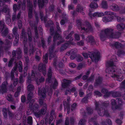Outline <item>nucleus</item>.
Here are the masks:
<instances>
[{
	"instance_id": "obj_1",
	"label": "nucleus",
	"mask_w": 125,
	"mask_h": 125,
	"mask_svg": "<svg viewBox=\"0 0 125 125\" xmlns=\"http://www.w3.org/2000/svg\"><path fill=\"white\" fill-rule=\"evenodd\" d=\"M61 38L62 37L60 35L57 31L56 32L53 38V40L54 42L53 44L51 45L49 48L50 56L49 58L50 60H51L52 58H55V59L53 60V64L55 68H56L57 61L56 59H55L56 57V54H55V52L54 53L53 52L55 48V43L56 41L58 40L61 39Z\"/></svg>"
},
{
	"instance_id": "obj_2",
	"label": "nucleus",
	"mask_w": 125,
	"mask_h": 125,
	"mask_svg": "<svg viewBox=\"0 0 125 125\" xmlns=\"http://www.w3.org/2000/svg\"><path fill=\"white\" fill-rule=\"evenodd\" d=\"M113 61H109L107 62L106 64V66L108 67L105 70L106 73L111 74V77L113 78H116L117 81H121L123 80V79L119 77V76L116 74L114 73L115 72V70L116 69V67L114 65Z\"/></svg>"
},
{
	"instance_id": "obj_3",
	"label": "nucleus",
	"mask_w": 125,
	"mask_h": 125,
	"mask_svg": "<svg viewBox=\"0 0 125 125\" xmlns=\"http://www.w3.org/2000/svg\"><path fill=\"white\" fill-rule=\"evenodd\" d=\"M76 23V25L78 27L79 29L81 30V31H83L86 32H92L93 31V28L91 24L88 21L85 22L83 27L82 26V22L81 19H77Z\"/></svg>"
},
{
	"instance_id": "obj_4",
	"label": "nucleus",
	"mask_w": 125,
	"mask_h": 125,
	"mask_svg": "<svg viewBox=\"0 0 125 125\" xmlns=\"http://www.w3.org/2000/svg\"><path fill=\"white\" fill-rule=\"evenodd\" d=\"M113 31L114 29L112 28H107L101 31L99 34L100 39L104 41L107 37L111 38Z\"/></svg>"
},
{
	"instance_id": "obj_5",
	"label": "nucleus",
	"mask_w": 125,
	"mask_h": 125,
	"mask_svg": "<svg viewBox=\"0 0 125 125\" xmlns=\"http://www.w3.org/2000/svg\"><path fill=\"white\" fill-rule=\"evenodd\" d=\"M95 109L97 111L98 114L100 116H103L105 115L108 117L110 116L109 113L107 109H105L101 106V104L98 102L95 103Z\"/></svg>"
},
{
	"instance_id": "obj_6",
	"label": "nucleus",
	"mask_w": 125,
	"mask_h": 125,
	"mask_svg": "<svg viewBox=\"0 0 125 125\" xmlns=\"http://www.w3.org/2000/svg\"><path fill=\"white\" fill-rule=\"evenodd\" d=\"M13 57L16 58L18 59H19L22 57V52L20 48H17L16 51H13L12 53Z\"/></svg>"
},
{
	"instance_id": "obj_7",
	"label": "nucleus",
	"mask_w": 125,
	"mask_h": 125,
	"mask_svg": "<svg viewBox=\"0 0 125 125\" xmlns=\"http://www.w3.org/2000/svg\"><path fill=\"white\" fill-rule=\"evenodd\" d=\"M88 55L93 61L98 60L99 58V55L97 53L92 52H90Z\"/></svg>"
},
{
	"instance_id": "obj_8",
	"label": "nucleus",
	"mask_w": 125,
	"mask_h": 125,
	"mask_svg": "<svg viewBox=\"0 0 125 125\" xmlns=\"http://www.w3.org/2000/svg\"><path fill=\"white\" fill-rule=\"evenodd\" d=\"M46 64L40 63L38 66V69L40 72H42L44 75L46 74Z\"/></svg>"
},
{
	"instance_id": "obj_9",
	"label": "nucleus",
	"mask_w": 125,
	"mask_h": 125,
	"mask_svg": "<svg viewBox=\"0 0 125 125\" xmlns=\"http://www.w3.org/2000/svg\"><path fill=\"white\" fill-rule=\"evenodd\" d=\"M0 32L2 36L3 37L6 36L9 33V30L6 26L2 27L0 28Z\"/></svg>"
},
{
	"instance_id": "obj_10",
	"label": "nucleus",
	"mask_w": 125,
	"mask_h": 125,
	"mask_svg": "<svg viewBox=\"0 0 125 125\" xmlns=\"http://www.w3.org/2000/svg\"><path fill=\"white\" fill-rule=\"evenodd\" d=\"M63 82L62 83V88H65L70 86V84L71 83L72 81L71 80H68L65 79L62 80Z\"/></svg>"
},
{
	"instance_id": "obj_11",
	"label": "nucleus",
	"mask_w": 125,
	"mask_h": 125,
	"mask_svg": "<svg viewBox=\"0 0 125 125\" xmlns=\"http://www.w3.org/2000/svg\"><path fill=\"white\" fill-rule=\"evenodd\" d=\"M110 46L116 49H119L122 47L121 43L119 42H114L110 44Z\"/></svg>"
},
{
	"instance_id": "obj_12",
	"label": "nucleus",
	"mask_w": 125,
	"mask_h": 125,
	"mask_svg": "<svg viewBox=\"0 0 125 125\" xmlns=\"http://www.w3.org/2000/svg\"><path fill=\"white\" fill-rule=\"evenodd\" d=\"M38 94L40 96H41L43 98H45L46 96V90L44 88L41 89L38 88Z\"/></svg>"
},
{
	"instance_id": "obj_13",
	"label": "nucleus",
	"mask_w": 125,
	"mask_h": 125,
	"mask_svg": "<svg viewBox=\"0 0 125 125\" xmlns=\"http://www.w3.org/2000/svg\"><path fill=\"white\" fill-rule=\"evenodd\" d=\"M111 104L112 105V108L113 110L119 108V106L117 104L115 100L112 99L111 101Z\"/></svg>"
},
{
	"instance_id": "obj_14",
	"label": "nucleus",
	"mask_w": 125,
	"mask_h": 125,
	"mask_svg": "<svg viewBox=\"0 0 125 125\" xmlns=\"http://www.w3.org/2000/svg\"><path fill=\"white\" fill-rule=\"evenodd\" d=\"M86 41L87 42H90L92 44L95 43L94 39L93 36L91 35L88 36L86 38Z\"/></svg>"
},
{
	"instance_id": "obj_15",
	"label": "nucleus",
	"mask_w": 125,
	"mask_h": 125,
	"mask_svg": "<svg viewBox=\"0 0 125 125\" xmlns=\"http://www.w3.org/2000/svg\"><path fill=\"white\" fill-rule=\"evenodd\" d=\"M49 0H38V4L39 8H42L44 5V3H47Z\"/></svg>"
},
{
	"instance_id": "obj_16",
	"label": "nucleus",
	"mask_w": 125,
	"mask_h": 125,
	"mask_svg": "<svg viewBox=\"0 0 125 125\" xmlns=\"http://www.w3.org/2000/svg\"><path fill=\"white\" fill-rule=\"evenodd\" d=\"M73 33V31H72L66 37V39H69V41H68V42L69 43L71 44H73L72 41L73 40V39L72 36Z\"/></svg>"
},
{
	"instance_id": "obj_17",
	"label": "nucleus",
	"mask_w": 125,
	"mask_h": 125,
	"mask_svg": "<svg viewBox=\"0 0 125 125\" xmlns=\"http://www.w3.org/2000/svg\"><path fill=\"white\" fill-rule=\"evenodd\" d=\"M76 11L78 12L81 13L83 15L85 14V13L83 11H84V8L81 5L78 4L77 6Z\"/></svg>"
},
{
	"instance_id": "obj_18",
	"label": "nucleus",
	"mask_w": 125,
	"mask_h": 125,
	"mask_svg": "<svg viewBox=\"0 0 125 125\" xmlns=\"http://www.w3.org/2000/svg\"><path fill=\"white\" fill-rule=\"evenodd\" d=\"M52 67L51 66H50L48 70V78L47 79H46V82L48 83L51 82L50 81L51 80V78L52 77Z\"/></svg>"
},
{
	"instance_id": "obj_19",
	"label": "nucleus",
	"mask_w": 125,
	"mask_h": 125,
	"mask_svg": "<svg viewBox=\"0 0 125 125\" xmlns=\"http://www.w3.org/2000/svg\"><path fill=\"white\" fill-rule=\"evenodd\" d=\"M113 18L114 16H111L110 17L106 16L103 17L102 20L104 22H107L111 21L113 19Z\"/></svg>"
},
{
	"instance_id": "obj_20",
	"label": "nucleus",
	"mask_w": 125,
	"mask_h": 125,
	"mask_svg": "<svg viewBox=\"0 0 125 125\" xmlns=\"http://www.w3.org/2000/svg\"><path fill=\"white\" fill-rule=\"evenodd\" d=\"M6 97L7 100L10 102H13V104H15L14 99L11 94H7L6 96Z\"/></svg>"
},
{
	"instance_id": "obj_21",
	"label": "nucleus",
	"mask_w": 125,
	"mask_h": 125,
	"mask_svg": "<svg viewBox=\"0 0 125 125\" xmlns=\"http://www.w3.org/2000/svg\"><path fill=\"white\" fill-rule=\"evenodd\" d=\"M5 44L7 45L6 47V46L4 47V49L6 50H7L10 47L11 45V42L7 39H6L5 41Z\"/></svg>"
},
{
	"instance_id": "obj_22",
	"label": "nucleus",
	"mask_w": 125,
	"mask_h": 125,
	"mask_svg": "<svg viewBox=\"0 0 125 125\" xmlns=\"http://www.w3.org/2000/svg\"><path fill=\"white\" fill-rule=\"evenodd\" d=\"M110 7L112 10L114 11H117L119 10V7L116 4H113L110 6Z\"/></svg>"
},
{
	"instance_id": "obj_23",
	"label": "nucleus",
	"mask_w": 125,
	"mask_h": 125,
	"mask_svg": "<svg viewBox=\"0 0 125 125\" xmlns=\"http://www.w3.org/2000/svg\"><path fill=\"white\" fill-rule=\"evenodd\" d=\"M70 44H71L69 43L68 42L67 43L63 44L60 47V52H61L64 51L67 48Z\"/></svg>"
},
{
	"instance_id": "obj_24",
	"label": "nucleus",
	"mask_w": 125,
	"mask_h": 125,
	"mask_svg": "<svg viewBox=\"0 0 125 125\" xmlns=\"http://www.w3.org/2000/svg\"><path fill=\"white\" fill-rule=\"evenodd\" d=\"M117 30L120 31H122L125 28V25L123 23L119 24L116 26Z\"/></svg>"
},
{
	"instance_id": "obj_25",
	"label": "nucleus",
	"mask_w": 125,
	"mask_h": 125,
	"mask_svg": "<svg viewBox=\"0 0 125 125\" xmlns=\"http://www.w3.org/2000/svg\"><path fill=\"white\" fill-rule=\"evenodd\" d=\"M102 78L100 77H98L95 82V86H97L102 83Z\"/></svg>"
},
{
	"instance_id": "obj_26",
	"label": "nucleus",
	"mask_w": 125,
	"mask_h": 125,
	"mask_svg": "<svg viewBox=\"0 0 125 125\" xmlns=\"http://www.w3.org/2000/svg\"><path fill=\"white\" fill-rule=\"evenodd\" d=\"M121 33L117 31L115 32H113L111 38H118L120 36Z\"/></svg>"
},
{
	"instance_id": "obj_27",
	"label": "nucleus",
	"mask_w": 125,
	"mask_h": 125,
	"mask_svg": "<svg viewBox=\"0 0 125 125\" xmlns=\"http://www.w3.org/2000/svg\"><path fill=\"white\" fill-rule=\"evenodd\" d=\"M9 9L8 8L7 5H5L3 8L1 10V11L2 12L7 13V14H8V12H9Z\"/></svg>"
},
{
	"instance_id": "obj_28",
	"label": "nucleus",
	"mask_w": 125,
	"mask_h": 125,
	"mask_svg": "<svg viewBox=\"0 0 125 125\" xmlns=\"http://www.w3.org/2000/svg\"><path fill=\"white\" fill-rule=\"evenodd\" d=\"M111 93L112 96L113 97H120L121 96L120 93L118 92L111 91Z\"/></svg>"
},
{
	"instance_id": "obj_29",
	"label": "nucleus",
	"mask_w": 125,
	"mask_h": 125,
	"mask_svg": "<svg viewBox=\"0 0 125 125\" xmlns=\"http://www.w3.org/2000/svg\"><path fill=\"white\" fill-rule=\"evenodd\" d=\"M101 6L102 8L105 9L108 8V7L106 1L103 0L101 2Z\"/></svg>"
},
{
	"instance_id": "obj_30",
	"label": "nucleus",
	"mask_w": 125,
	"mask_h": 125,
	"mask_svg": "<svg viewBox=\"0 0 125 125\" xmlns=\"http://www.w3.org/2000/svg\"><path fill=\"white\" fill-rule=\"evenodd\" d=\"M35 87L32 84H29L27 86V90L28 91L31 92L35 89Z\"/></svg>"
},
{
	"instance_id": "obj_31",
	"label": "nucleus",
	"mask_w": 125,
	"mask_h": 125,
	"mask_svg": "<svg viewBox=\"0 0 125 125\" xmlns=\"http://www.w3.org/2000/svg\"><path fill=\"white\" fill-rule=\"evenodd\" d=\"M27 6L29 10H32L33 5L32 2L30 1V0H27Z\"/></svg>"
},
{
	"instance_id": "obj_32",
	"label": "nucleus",
	"mask_w": 125,
	"mask_h": 125,
	"mask_svg": "<svg viewBox=\"0 0 125 125\" xmlns=\"http://www.w3.org/2000/svg\"><path fill=\"white\" fill-rule=\"evenodd\" d=\"M35 50L34 48L33 47H31L29 50V55L31 56L33 55L34 54V52L35 51Z\"/></svg>"
},
{
	"instance_id": "obj_33",
	"label": "nucleus",
	"mask_w": 125,
	"mask_h": 125,
	"mask_svg": "<svg viewBox=\"0 0 125 125\" xmlns=\"http://www.w3.org/2000/svg\"><path fill=\"white\" fill-rule=\"evenodd\" d=\"M6 21L7 24H9L11 22V19H10V16L9 13L8 12V14H6Z\"/></svg>"
},
{
	"instance_id": "obj_34",
	"label": "nucleus",
	"mask_w": 125,
	"mask_h": 125,
	"mask_svg": "<svg viewBox=\"0 0 125 125\" xmlns=\"http://www.w3.org/2000/svg\"><path fill=\"white\" fill-rule=\"evenodd\" d=\"M27 34L28 36V41L31 42L32 41L31 32L30 29H28L27 31Z\"/></svg>"
},
{
	"instance_id": "obj_35",
	"label": "nucleus",
	"mask_w": 125,
	"mask_h": 125,
	"mask_svg": "<svg viewBox=\"0 0 125 125\" xmlns=\"http://www.w3.org/2000/svg\"><path fill=\"white\" fill-rule=\"evenodd\" d=\"M92 94L91 93L89 94L86 96L84 97L82 100V103H88V99L89 95H91Z\"/></svg>"
},
{
	"instance_id": "obj_36",
	"label": "nucleus",
	"mask_w": 125,
	"mask_h": 125,
	"mask_svg": "<svg viewBox=\"0 0 125 125\" xmlns=\"http://www.w3.org/2000/svg\"><path fill=\"white\" fill-rule=\"evenodd\" d=\"M18 65L17 63H16L15 66L13 67L12 69L11 72L14 73H15L17 74V73H18V72L17 71L18 69L17 68L18 67Z\"/></svg>"
},
{
	"instance_id": "obj_37",
	"label": "nucleus",
	"mask_w": 125,
	"mask_h": 125,
	"mask_svg": "<svg viewBox=\"0 0 125 125\" xmlns=\"http://www.w3.org/2000/svg\"><path fill=\"white\" fill-rule=\"evenodd\" d=\"M104 15V14L103 13H99L96 12L94 13L92 16L93 17H101Z\"/></svg>"
},
{
	"instance_id": "obj_38",
	"label": "nucleus",
	"mask_w": 125,
	"mask_h": 125,
	"mask_svg": "<svg viewBox=\"0 0 125 125\" xmlns=\"http://www.w3.org/2000/svg\"><path fill=\"white\" fill-rule=\"evenodd\" d=\"M86 122V121L85 119H81L79 121L78 125H85Z\"/></svg>"
},
{
	"instance_id": "obj_39",
	"label": "nucleus",
	"mask_w": 125,
	"mask_h": 125,
	"mask_svg": "<svg viewBox=\"0 0 125 125\" xmlns=\"http://www.w3.org/2000/svg\"><path fill=\"white\" fill-rule=\"evenodd\" d=\"M18 64V67L19 68V71L20 72H21L22 71L23 67L22 62L21 61H19Z\"/></svg>"
},
{
	"instance_id": "obj_40",
	"label": "nucleus",
	"mask_w": 125,
	"mask_h": 125,
	"mask_svg": "<svg viewBox=\"0 0 125 125\" xmlns=\"http://www.w3.org/2000/svg\"><path fill=\"white\" fill-rule=\"evenodd\" d=\"M90 6L91 8L94 9L98 7L97 4L94 2H92L90 5Z\"/></svg>"
},
{
	"instance_id": "obj_41",
	"label": "nucleus",
	"mask_w": 125,
	"mask_h": 125,
	"mask_svg": "<svg viewBox=\"0 0 125 125\" xmlns=\"http://www.w3.org/2000/svg\"><path fill=\"white\" fill-rule=\"evenodd\" d=\"M27 123L29 125H31L32 124L33 121L32 118L31 116H29L28 117L27 119Z\"/></svg>"
},
{
	"instance_id": "obj_42",
	"label": "nucleus",
	"mask_w": 125,
	"mask_h": 125,
	"mask_svg": "<svg viewBox=\"0 0 125 125\" xmlns=\"http://www.w3.org/2000/svg\"><path fill=\"white\" fill-rule=\"evenodd\" d=\"M55 6L53 4L50 5L48 8L49 11L50 12H53L55 10Z\"/></svg>"
},
{
	"instance_id": "obj_43",
	"label": "nucleus",
	"mask_w": 125,
	"mask_h": 125,
	"mask_svg": "<svg viewBox=\"0 0 125 125\" xmlns=\"http://www.w3.org/2000/svg\"><path fill=\"white\" fill-rule=\"evenodd\" d=\"M87 112L88 114L91 115L93 113V109L91 107H87L86 108Z\"/></svg>"
},
{
	"instance_id": "obj_44",
	"label": "nucleus",
	"mask_w": 125,
	"mask_h": 125,
	"mask_svg": "<svg viewBox=\"0 0 125 125\" xmlns=\"http://www.w3.org/2000/svg\"><path fill=\"white\" fill-rule=\"evenodd\" d=\"M97 118V115H95L93 117H92L89 119V121L90 122H93L94 124V125L95 123H97V122L96 121V120Z\"/></svg>"
},
{
	"instance_id": "obj_45",
	"label": "nucleus",
	"mask_w": 125,
	"mask_h": 125,
	"mask_svg": "<svg viewBox=\"0 0 125 125\" xmlns=\"http://www.w3.org/2000/svg\"><path fill=\"white\" fill-rule=\"evenodd\" d=\"M48 55L46 53L43 57V63L45 64L47 63L48 62Z\"/></svg>"
},
{
	"instance_id": "obj_46",
	"label": "nucleus",
	"mask_w": 125,
	"mask_h": 125,
	"mask_svg": "<svg viewBox=\"0 0 125 125\" xmlns=\"http://www.w3.org/2000/svg\"><path fill=\"white\" fill-rule=\"evenodd\" d=\"M33 96V93L32 92H30L28 94L27 98V101H28L30 102L31 99L32 97Z\"/></svg>"
},
{
	"instance_id": "obj_47",
	"label": "nucleus",
	"mask_w": 125,
	"mask_h": 125,
	"mask_svg": "<svg viewBox=\"0 0 125 125\" xmlns=\"http://www.w3.org/2000/svg\"><path fill=\"white\" fill-rule=\"evenodd\" d=\"M39 107V105L36 103H35L33 105L32 108L33 111L38 110V109Z\"/></svg>"
},
{
	"instance_id": "obj_48",
	"label": "nucleus",
	"mask_w": 125,
	"mask_h": 125,
	"mask_svg": "<svg viewBox=\"0 0 125 125\" xmlns=\"http://www.w3.org/2000/svg\"><path fill=\"white\" fill-rule=\"evenodd\" d=\"M109 101H105L100 104H101L100 106L102 107L103 106L104 107H107L109 105Z\"/></svg>"
},
{
	"instance_id": "obj_49",
	"label": "nucleus",
	"mask_w": 125,
	"mask_h": 125,
	"mask_svg": "<svg viewBox=\"0 0 125 125\" xmlns=\"http://www.w3.org/2000/svg\"><path fill=\"white\" fill-rule=\"evenodd\" d=\"M28 46L24 44L23 47V52L24 54L28 55Z\"/></svg>"
},
{
	"instance_id": "obj_50",
	"label": "nucleus",
	"mask_w": 125,
	"mask_h": 125,
	"mask_svg": "<svg viewBox=\"0 0 125 125\" xmlns=\"http://www.w3.org/2000/svg\"><path fill=\"white\" fill-rule=\"evenodd\" d=\"M85 67L84 64L82 63H80L77 67L78 70H80L83 68Z\"/></svg>"
},
{
	"instance_id": "obj_51",
	"label": "nucleus",
	"mask_w": 125,
	"mask_h": 125,
	"mask_svg": "<svg viewBox=\"0 0 125 125\" xmlns=\"http://www.w3.org/2000/svg\"><path fill=\"white\" fill-rule=\"evenodd\" d=\"M2 112L4 117L5 118H7V109L6 108H3L2 110Z\"/></svg>"
},
{
	"instance_id": "obj_52",
	"label": "nucleus",
	"mask_w": 125,
	"mask_h": 125,
	"mask_svg": "<svg viewBox=\"0 0 125 125\" xmlns=\"http://www.w3.org/2000/svg\"><path fill=\"white\" fill-rule=\"evenodd\" d=\"M33 113L35 116L38 118L40 117L41 114L40 112V111L38 112H36V111H33Z\"/></svg>"
},
{
	"instance_id": "obj_53",
	"label": "nucleus",
	"mask_w": 125,
	"mask_h": 125,
	"mask_svg": "<svg viewBox=\"0 0 125 125\" xmlns=\"http://www.w3.org/2000/svg\"><path fill=\"white\" fill-rule=\"evenodd\" d=\"M10 0H0V6L2 7L4 5L5 2H9Z\"/></svg>"
},
{
	"instance_id": "obj_54",
	"label": "nucleus",
	"mask_w": 125,
	"mask_h": 125,
	"mask_svg": "<svg viewBox=\"0 0 125 125\" xmlns=\"http://www.w3.org/2000/svg\"><path fill=\"white\" fill-rule=\"evenodd\" d=\"M56 25L57 31L59 32H61L62 31H61V28L59 26V23L57 22H56Z\"/></svg>"
},
{
	"instance_id": "obj_55",
	"label": "nucleus",
	"mask_w": 125,
	"mask_h": 125,
	"mask_svg": "<svg viewBox=\"0 0 125 125\" xmlns=\"http://www.w3.org/2000/svg\"><path fill=\"white\" fill-rule=\"evenodd\" d=\"M68 19L67 17H65L63 18L60 21V23L61 25H63L65 24V22L67 21Z\"/></svg>"
},
{
	"instance_id": "obj_56",
	"label": "nucleus",
	"mask_w": 125,
	"mask_h": 125,
	"mask_svg": "<svg viewBox=\"0 0 125 125\" xmlns=\"http://www.w3.org/2000/svg\"><path fill=\"white\" fill-rule=\"evenodd\" d=\"M21 37H27V33L25 31V30L24 29H22V32L21 33Z\"/></svg>"
},
{
	"instance_id": "obj_57",
	"label": "nucleus",
	"mask_w": 125,
	"mask_h": 125,
	"mask_svg": "<svg viewBox=\"0 0 125 125\" xmlns=\"http://www.w3.org/2000/svg\"><path fill=\"white\" fill-rule=\"evenodd\" d=\"M115 17L117 18V20L118 22L123 21H125V19L124 20V18H121L120 17L118 16H115Z\"/></svg>"
},
{
	"instance_id": "obj_58",
	"label": "nucleus",
	"mask_w": 125,
	"mask_h": 125,
	"mask_svg": "<svg viewBox=\"0 0 125 125\" xmlns=\"http://www.w3.org/2000/svg\"><path fill=\"white\" fill-rule=\"evenodd\" d=\"M27 103H29V107L30 108H32V105L33 104V103L34 102V99H32L30 101V102H29V101H27Z\"/></svg>"
},
{
	"instance_id": "obj_59",
	"label": "nucleus",
	"mask_w": 125,
	"mask_h": 125,
	"mask_svg": "<svg viewBox=\"0 0 125 125\" xmlns=\"http://www.w3.org/2000/svg\"><path fill=\"white\" fill-rule=\"evenodd\" d=\"M104 14L106 15L110 16L114 15V12H111L109 11H105Z\"/></svg>"
},
{
	"instance_id": "obj_60",
	"label": "nucleus",
	"mask_w": 125,
	"mask_h": 125,
	"mask_svg": "<svg viewBox=\"0 0 125 125\" xmlns=\"http://www.w3.org/2000/svg\"><path fill=\"white\" fill-rule=\"evenodd\" d=\"M13 60L14 59L13 58L11 59L10 60L8 64V67H12L13 66L12 63Z\"/></svg>"
},
{
	"instance_id": "obj_61",
	"label": "nucleus",
	"mask_w": 125,
	"mask_h": 125,
	"mask_svg": "<svg viewBox=\"0 0 125 125\" xmlns=\"http://www.w3.org/2000/svg\"><path fill=\"white\" fill-rule=\"evenodd\" d=\"M83 58L80 55H78L76 57V60L78 62H80L83 60Z\"/></svg>"
},
{
	"instance_id": "obj_62",
	"label": "nucleus",
	"mask_w": 125,
	"mask_h": 125,
	"mask_svg": "<svg viewBox=\"0 0 125 125\" xmlns=\"http://www.w3.org/2000/svg\"><path fill=\"white\" fill-rule=\"evenodd\" d=\"M41 43L42 46L43 48L46 47L45 42L43 39H42L41 40Z\"/></svg>"
},
{
	"instance_id": "obj_63",
	"label": "nucleus",
	"mask_w": 125,
	"mask_h": 125,
	"mask_svg": "<svg viewBox=\"0 0 125 125\" xmlns=\"http://www.w3.org/2000/svg\"><path fill=\"white\" fill-rule=\"evenodd\" d=\"M77 106V104L75 103H74L72 105L71 110L72 111L74 110L76 108Z\"/></svg>"
},
{
	"instance_id": "obj_64",
	"label": "nucleus",
	"mask_w": 125,
	"mask_h": 125,
	"mask_svg": "<svg viewBox=\"0 0 125 125\" xmlns=\"http://www.w3.org/2000/svg\"><path fill=\"white\" fill-rule=\"evenodd\" d=\"M77 52V50L76 49H74L71 50L69 52V54H76Z\"/></svg>"
}]
</instances>
